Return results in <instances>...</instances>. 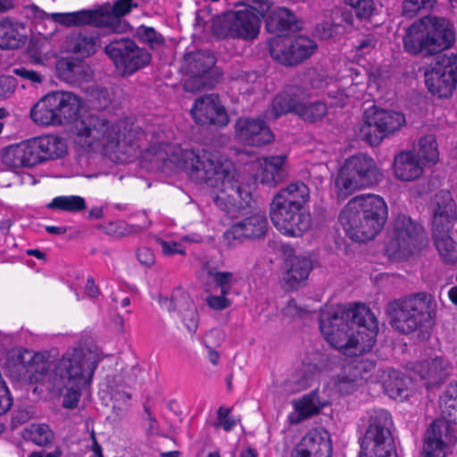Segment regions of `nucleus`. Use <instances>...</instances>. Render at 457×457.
Wrapping results in <instances>:
<instances>
[{"label":"nucleus","mask_w":457,"mask_h":457,"mask_svg":"<svg viewBox=\"0 0 457 457\" xmlns=\"http://www.w3.org/2000/svg\"><path fill=\"white\" fill-rule=\"evenodd\" d=\"M159 303L162 309L169 312H177L189 332L195 333L198 327L196 307L189 295L181 287L174 289L170 298L160 297Z\"/></svg>","instance_id":"412c9836"},{"label":"nucleus","mask_w":457,"mask_h":457,"mask_svg":"<svg viewBox=\"0 0 457 457\" xmlns=\"http://www.w3.org/2000/svg\"><path fill=\"white\" fill-rule=\"evenodd\" d=\"M378 113L380 116L379 120H381L384 126L386 137L394 134L405 125V116L402 112L378 109Z\"/></svg>","instance_id":"de8ad7c7"},{"label":"nucleus","mask_w":457,"mask_h":457,"mask_svg":"<svg viewBox=\"0 0 457 457\" xmlns=\"http://www.w3.org/2000/svg\"><path fill=\"white\" fill-rule=\"evenodd\" d=\"M332 449L328 433L312 430L295 445L290 457H331Z\"/></svg>","instance_id":"393cba45"},{"label":"nucleus","mask_w":457,"mask_h":457,"mask_svg":"<svg viewBox=\"0 0 457 457\" xmlns=\"http://www.w3.org/2000/svg\"><path fill=\"white\" fill-rule=\"evenodd\" d=\"M261 19L254 9L228 11L212 20V32L219 39L252 42L257 38Z\"/></svg>","instance_id":"ddd939ff"},{"label":"nucleus","mask_w":457,"mask_h":457,"mask_svg":"<svg viewBox=\"0 0 457 457\" xmlns=\"http://www.w3.org/2000/svg\"><path fill=\"white\" fill-rule=\"evenodd\" d=\"M25 27L19 22L4 18L0 21V48L17 49L23 46L26 37L23 34Z\"/></svg>","instance_id":"473e14b6"},{"label":"nucleus","mask_w":457,"mask_h":457,"mask_svg":"<svg viewBox=\"0 0 457 457\" xmlns=\"http://www.w3.org/2000/svg\"><path fill=\"white\" fill-rule=\"evenodd\" d=\"M287 155H271L257 161L256 179L269 187H276L287 176Z\"/></svg>","instance_id":"a878e982"},{"label":"nucleus","mask_w":457,"mask_h":457,"mask_svg":"<svg viewBox=\"0 0 457 457\" xmlns=\"http://www.w3.org/2000/svg\"><path fill=\"white\" fill-rule=\"evenodd\" d=\"M309 196V187L302 181L293 182L275 195L270 204V217L280 233L301 237L311 228V215L303 209Z\"/></svg>","instance_id":"39448f33"},{"label":"nucleus","mask_w":457,"mask_h":457,"mask_svg":"<svg viewBox=\"0 0 457 457\" xmlns=\"http://www.w3.org/2000/svg\"><path fill=\"white\" fill-rule=\"evenodd\" d=\"M86 293L90 297H96L99 295V290L96 286L94 279L92 278H88L87 281V285L85 287Z\"/></svg>","instance_id":"338daca9"},{"label":"nucleus","mask_w":457,"mask_h":457,"mask_svg":"<svg viewBox=\"0 0 457 457\" xmlns=\"http://www.w3.org/2000/svg\"><path fill=\"white\" fill-rule=\"evenodd\" d=\"M137 260L145 266L149 267L154 263V254L150 248H139L137 253Z\"/></svg>","instance_id":"0e129e2a"},{"label":"nucleus","mask_w":457,"mask_h":457,"mask_svg":"<svg viewBox=\"0 0 457 457\" xmlns=\"http://www.w3.org/2000/svg\"><path fill=\"white\" fill-rule=\"evenodd\" d=\"M394 174L402 181H412L423 173V164L413 151H403L394 158Z\"/></svg>","instance_id":"2f4dec72"},{"label":"nucleus","mask_w":457,"mask_h":457,"mask_svg":"<svg viewBox=\"0 0 457 457\" xmlns=\"http://www.w3.org/2000/svg\"><path fill=\"white\" fill-rule=\"evenodd\" d=\"M98 363L97 354L89 349L79 347L67 351L54 361L45 384L51 392L62 394L66 390L62 407L73 410L78 406L82 389L91 384Z\"/></svg>","instance_id":"20e7f679"},{"label":"nucleus","mask_w":457,"mask_h":457,"mask_svg":"<svg viewBox=\"0 0 457 457\" xmlns=\"http://www.w3.org/2000/svg\"><path fill=\"white\" fill-rule=\"evenodd\" d=\"M54 362V361H44L39 353H34L29 350H19L8 356L4 369L7 376L14 380L29 379L45 384Z\"/></svg>","instance_id":"2eb2a0df"},{"label":"nucleus","mask_w":457,"mask_h":457,"mask_svg":"<svg viewBox=\"0 0 457 457\" xmlns=\"http://www.w3.org/2000/svg\"><path fill=\"white\" fill-rule=\"evenodd\" d=\"M208 275L212 278L215 286L220 288V293L223 295H228L231 291V287L237 282V277L230 271L209 270Z\"/></svg>","instance_id":"3c124183"},{"label":"nucleus","mask_w":457,"mask_h":457,"mask_svg":"<svg viewBox=\"0 0 457 457\" xmlns=\"http://www.w3.org/2000/svg\"><path fill=\"white\" fill-rule=\"evenodd\" d=\"M303 89L298 87H291L277 95L271 104L272 113L275 118L287 112L297 113L299 102Z\"/></svg>","instance_id":"72a5a7b5"},{"label":"nucleus","mask_w":457,"mask_h":457,"mask_svg":"<svg viewBox=\"0 0 457 457\" xmlns=\"http://www.w3.org/2000/svg\"><path fill=\"white\" fill-rule=\"evenodd\" d=\"M268 228V220L264 214L255 213L242 220L234 223L224 233L228 244L243 239H259L265 236Z\"/></svg>","instance_id":"b1692460"},{"label":"nucleus","mask_w":457,"mask_h":457,"mask_svg":"<svg viewBox=\"0 0 457 457\" xmlns=\"http://www.w3.org/2000/svg\"><path fill=\"white\" fill-rule=\"evenodd\" d=\"M378 44V38L375 35L368 34L362 36L355 46L356 52L359 54H366L372 51Z\"/></svg>","instance_id":"4d7b16f0"},{"label":"nucleus","mask_w":457,"mask_h":457,"mask_svg":"<svg viewBox=\"0 0 457 457\" xmlns=\"http://www.w3.org/2000/svg\"><path fill=\"white\" fill-rule=\"evenodd\" d=\"M376 162L367 154H358L345 160L335 186L338 197L346 198L355 190L369 187L381 179Z\"/></svg>","instance_id":"1a4fd4ad"},{"label":"nucleus","mask_w":457,"mask_h":457,"mask_svg":"<svg viewBox=\"0 0 457 457\" xmlns=\"http://www.w3.org/2000/svg\"><path fill=\"white\" fill-rule=\"evenodd\" d=\"M72 44L74 53L89 56L100 46V33L84 29L73 38Z\"/></svg>","instance_id":"58836bf2"},{"label":"nucleus","mask_w":457,"mask_h":457,"mask_svg":"<svg viewBox=\"0 0 457 457\" xmlns=\"http://www.w3.org/2000/svg\"><path fill=\"white\" fill-rule=\"evenodd\" d=\"M46 207L67 212H80L87 208L86 200L79 195H62L54 197Z\"/></svg>","instance_id":"c03bdc74"},{"label":"nucleus","mask_w":457,"mask_h":457,"mask_svg":"<svg viewBox=\"0 0 457 457\" xmlns=\"http://www.w3.org/2000/svg\"><path fill=\"white\" fill-rule=\"evenodd\" d=\"M140 6L139 2H134V0H117L113 3L112 7V13L113 16H111L112 19L119 21V18L128 14L133 8H137Z\"/></svg>","instance_id":"5fc2aeb1"},{"label":"nucleus","mask_w":457,"mask_h":457,"mask_svg":"<svg viewBox=\"0 0 457 457\" xmlns=\"http://www.w3.org/2000/svg\"><path fill=\"white\" fill-rule=\"evenodd\" d=\"M386 312L394 329L406 335L419 331L424 337L433 326L436 303L430 294L420 292L389 302Z\"/></svg>","instance_id":"423d86ee"},{"label":"nucleus","mask_w":457,"mask_h":457,"mask_svg":"<svg viewBox=\"0 0 457 457\" xmlns=\"http://www.w3.org/2000/svg\"><path fill=\"white\" fill-rule=\"evenodd\" d=\"M338 390L342 394L349 395L356 390L357 383L353 378L341 376L338 378Z\"/></svg>","instance_id":"e2e57ef3"},{"label":"nucleus","mask_w":457,"mask_h":457,"mask_svg":"<svg viewBox=\"0 0 457 457\" xmlns=\"http://www.w3.org/2000/svg\"><path fill=\"white\" fill-rule=\"evenodd\" d=\"M454 40V31L447 20L426 16L409 27L403 47L411 54L427 57L450 48Z\"/></svg>","instance_id":"0eeeda50"},{"label":"nucleus","mask_w":457,"mask_h":457,"mask_svg":"<svg viewBox=\"0 0 457 457\" xmlns=\"http://www.w3.org/2000/svg\"><path fill=\"white\" fill-rule=\"evenodd\" d=\"M428 91L438 98H449L457 87V54H444L425 72Z\"/></svg>","instance_id":"f3484780"},{"label":"nucleus","mask_w":457,"mask_h":457,"mask_svg":"<svg viewBox=\"0 0 457 457\" xmlns=\"http://www.w3.org/2000/svg\"><path fill=\"white\" fill-rule=\"evenodd\" d=\"M97 229L113 237H123L141 233L143 228L139 225L129 224L123 220L110 221L97 225Z\"/></svg>","instance_id":"a18cd8bd"},{"label":"nucleus","mask_w":457,"mask_h":457,"mask_svg":"<svg viewBox=\"0 0 457 457\" xmlns=\"http://www.w3.org/2000/svg\"><path fill=\"white\" fill-rule=\"evenodd\" d=\"M339 220L347 236L353 241L365 242L373 239L383 228L372 219L346 204L339 214Z\"/></svg>","instance_id":"a211bd4d"},{"label":"nucleus","mask_w":457,"mask_h":457,"mask_svg":"<svg viewBox=\"0 0 457 457\" xmlns=\"http://www.w3.org/2000/svg\"><path fill=\"white\" fill-rule=\"evenodd\" d=\"M162 251L165 255H173V254H181L184 255L186 253L185 247L177 242L173 241H161Z\"/></svg>","instance_id":"680f3d73"},{"label":"nucleus","mask_w":457,"mask_h":457,"mask_svg":"<svg viewBox=\"0 0 457 457\" xmlns=\"http://www.w3.org/2000/svg\"><path fill=\"white\" fill-rule=\"evenodd\" d=\"M349 4L353 8L356 17L360 20L370 18L375 10L373 0H350Z\"/></svg>","instance_id":"864d4df0"},{"label":"nucleus","mask_w":457,"mask_h":457,"mask_svg":"<svg viewBox=\"0 0 457 457\" xmlns=\"http://www.w3.org/2000/svg\"><path fill=\"white\" fill-rule=\"evenodd\" d=\"M457 437L451 426L443 420H436L427 429L424 443V457H445Z\"/></svg>","instance_id":"6ab92c4d"},{"label":"nucleus","mask_w":457,"mask_h":457,"mask_svg":"<svg viewBox=\"0 0 457 457\" xmlns=\"http://www.w3.org/2000/svg\"><path fill=\"white\" fill-rule=\"evenodd\" d=\"M319 371L317 365L303 362L299 370L293 375V383L297 386V390L306 388Z\"/></svg>","instance_id":"8fccbe9b"},{"label":"nucleus","mask_w":457,"mask_h":457,"mask_svg":"<svg viewBox=\"0 0 457 457\" xmlns=\"http://www.w3.org/2000/svg\"><path fill=\"white\" fill-rule=\"evenodd\" d=\"M378 108L372 106L365 110L359 129V137L371 146L378 145L386 137L384 126L379 120Z\"/></svg>","instance_id":"c756f323"},{"label":"nucleus","mask_w":457,"mask_h":457,"mask_svg":"<svg viewBox=\"0 0 457 457\" xmlns=\"http://www.w3.org/2000/svg\"><path fill=\"white\" fill-rule=\"evenodd\" d=\"M436 199L437 207L432 223L434 243L443 262L454 264L457 262V245L450 236L456 220L453 200L449 192H441Z\"/></svg>","instance_id":"9b49d317"},{"label":"nucleus","mask_w":457,"mask_h":457,"mask_svg":"<svg viewBox=\"0 0 457 457\" xmlns=\"http://www.w3.org/2000/svg\"><path fill=\"white\" fill-rule=\"evenodd\" d=\"M237 138L250 146H262L273 139V134L262 119L239 118L236 123Z\"/></svg>","instance_id":"4be33fe9"},{"label":"nucleus","mask_w":457,"mask_h":457,"mask_svg":"<svg viewBox=\"0 0 457 457\" xmlns=\"http://www.w3.org/2000/svg\"><path fill=\"white\" fill-rule=\"evenodd\" d=\"M57 77L67 84L77 86L93 78L91 68L83 61L75 58L59 60L56 63Z\"/></svg>","instance_id":"c85d7f7f"},{"label":"nucleus","mask_w":457,"mask_h":457,"mask_svg":"<svg viewBox=\"0 0 457 457\" xmlns=\"http://www.w3.org/2000/svg\"><path fill=\"white\" fill-rule=\"evenodd\" d=\"M22 13L26 18L36 21H42L51 18V14L47 13L34 4L24 6Z\"/></svg>","instance_id":"13d9d810"},{"label":"nucleus","mask_w":457,"mask_h":457,"mask_svg":"<svg viewBox=\"0 0 457 457\" xmlns=\"http://www.w3.org/2000/svg\"><path fill=\"white\" fill-rule=\"evenodd\" d=\"M415 154L423 165L425 163H436L439 158V152L436 137L429 134L420 137L418 143V150Z\"/></svg>","instance_id":"37998d69"},{"label":"nucleus","mask_w":457,"mask_h":457,"mask_svg":"<svg viewBox=\"0 0 457 457\" xmlns=\"http://www.w3.org/2000/svg\"><path fill=\"white\" fill-rule=\"evenodd\" d=\"M191 114L195 121L203 126L224 127L228 123V113L214 94L195 99Z\"/></svg>","instance_id":"aec40b11"},{"label":"nucleus","mask_w":457,"mask_h":457,"mask_svg":"<svg viewBox=\"0 0 457 457\" xmlns=\"http://www.w3.org/2000/svg\"><path fill=\"white\" fill-rule=\"evenodd\" d=\"M265 28L270 33L278 34L289 29H298L299 26L294 12L287 8L279 7L268 15Z\"/></svg>","instance_id":"f704fd0d"},{"label":"nucleus","mask_w":457,"mask_h":457,"mask_svg":"<svg viewBox=\"0 0 457 457\" xmlns=\"http://www.w3.org/2000/svg\"><path fill=\"white\" fill-rule=\"evenodd\" d=\"M82 99L71 91L54 90L43 96L30 109L31 120L42 126H61L77 121L75 144L84 149L136 154L144 132L127 120L114 124L97 115L79 120Z\"/></svg>","instance_id":"f257e3e1"},{"label":"nucleus","mask_w":457,"mask_h":457,"mask_svg":"<svg viewBox=\"0 0 457 457\" xmlns=\"http://www.w3.org/2000/svg\"><path fill=\"white\" fill-rule=\"evenodd\" d=\"M348 205L354 211L361 212L367 218L372 219L383 228L388 215L387 205L385 200L377 195H361L352 198Z\"/></svg>","instance_id":"bb28decb"},{"label":"nucleus","mask_w":457,"mask_h":457,"mask_svg":"<svg viewBox=\"0 0 457 457\" xmlns=\"http://www.w3.org/2000/svg\"><path fill=\"white\" fill-rule=\"evenodd\" d=\"M270 56L285 66L297 65L309 57L317 49L315 41L308 37H286L279 35L270 40Z\"/></svg>","instance_id":"dca6fc26"},{"label":"nucleus","mask_w":457,"mask_h":457,"mask_svg":"<svg viewBox=\"0 0 457 457\" xmlns=\"http://www.w3.org/2000/svg\"><path fill=\"white\" fill-rule=\"evenodd\" d=\"M294 405L299 415V420H302L318 414L326 403L320 400L318 391L314 390L295 401Z\"/></svg>","instance_id":"4c0bfd02"},{"label":"nucleus","mask_w":457,"mask_h":457,"mask_svg":"<svg viewBox=\"0 0 457 457\" xmlns=\"http://www.w3.org/2000/svg\"><path fill=\"white\" fill-rule=\"evenodd\" d=\"M176 170H185L191 180L204 183L220 190L214 198V204L229 217H236L242 210L250 206L252 195L247 187L238 180L231 179L229 173L219 160L217 153L203 149L176 148L166 160Z\"/></svg>","instance_id":"f03ea898"},{"label":"nucleus","mask_w":457,"mask_h":457,"mask_svg":"<svg viewBox=\"0 0 457 457\" xmlns=\"http://www.w3.org/2000/svg\"><path fill=\"white\" fill-rule=\"evenodd\" d=\"M28 439L39 446L50 445L54 438V432L45 423L31 424L26 429Z\"/></svg>","instance_id":"49530a36"},{"label":"nucleus","mask_w":457,"mask_h":457,"mask_svg":"<svg viewBox=\"0 0 457 457\" xmlns=\"http://www.w3.org/2000/svg\"><path fill=\"white\" fill-rule=\"evenodd\" d=\"M449 363L442 357L422 361L414 367V371L425 381L427 387L441 385L448 375Z\"/></svg>","instance_id":"7c9ffc66"},{"label":"nucleus","mask_w":457,"mask_h":457,"mask_svg":"<svg viewBox=\"0 0 457 457\" xmlns=\"http://www.w3.org/2000/svg\"><path fill=\"white\" fill-rule=\"evenodd\" d=\"M216 58L209 51H195L184 55V68L187 72L217 73L212 70Z\"/></svg>","instance_id":"c9c22d12"},{"label":"nucleus","mask_w":457,"mask_h":457,"mask_svg":"<svg viewBox=\"0 0 457 457\" xmlns=\"http://www.w3.org/2000/svg\"><path fill=\"white\" fill-rule=\"evenodd\" d=\"M320 328L331 346L351 357L371 351L377 341L378 321L364 303L337 305L320 315Z\"/></svg>","instance_id":"7ed1b4c3"},{"label":"nucleus","mask_w":457,"mask_h":457,"mask_svg":"<svg viewBox=\"0 0 457 457\" xmlns=\"http://www.w3.org/2000/svg\"><path fill=\"white\" fill-rule=\"evenodd\" d=\"M219 422L225 431L232 430L237 423V421L234 418L229 417V416L225 418L222 420H220Z\"/></svg>","instance_id":"774afa93"},{"label":"nucleus","mask_w":457,"mask_h":457,"mask_svg":"<svg viewBox=\"0 0 457 457\" xmlns=\"http://www.w3.org/2000/svg\"><path fill=\"white\" fill-rule=\"evenodd\" d=\"M393 426L392 416L387 411L372 410L368 428L361 439L359 457H396Z\"/></svg>","instance_id":"9d476101"},{"label":"nucleus","mask_w":457,"mask_h":457,"mask_svg":"<svg viewBox=\"0 0 457 457\" xmlns=\"http://www.w3.org/2000/svg\"><path fill=\"white\" fill-rule=\"evenodd\" d=\"M386 251L397 259L420 253L428 245L424 228L410 216L398 214L392 223Z\"/></svg>","instance_id":"f8f14e48"},{"label":"nucleus","mask_w":457,"mask_h":457,"mask_svg":"<svg viewBox=\"0 0 457 457\" xmlns=\"http://www.w3.org/2000/svg\"><path fill=\"white\" fill-rule=\"evenodd\" d=\"M411 379L408 377L402 376L397 371H393L388 378L384 381V387L391 398L407 399L410 395L409 387Z\"/></svg>","instance_id":"a19ab883"},{"label":"nucleus","mask_w":457,"mask_h":457,"mask_svg":"<svg viewBox=\"0 0 457 457\" xmlns=\"http://www.w3.org/2000/svg\"><path fill=\"white\" fill-rule=\"evenodd\" d=\"M189 78L184 83V89L187 92L196 93L214 87L220 81L218 73L188 72Z\"/></svg>","instance_id":"ea45409f"},{"label":"nucleus","mask_w":457,"mask_h":457,"mask_svg":"<svg viewBox=\"0 0 457 457\" xmlns=\"http://www.w3.org/2000/svg\"><path fill=\"white\" fill-rule=\"evenodd\" d=\"M312 268V261L309 257L301 255L287 257L281 274L283 287L287 291H295L304 287Z\"/></svg>","instance_id":"5701e85b"},{"label":"nucleus","mask_w":457,"mask_h":457,"mask_svg":"<svg viewBox=\"0 0 457 457\" xmlns=\"http://www.w3.org/2000/svg\"><path fill=\"white\" fill-rule=\"evenodd\" d=\"M13 73L32 84H40L43 81V75L28 67H19L13 69Z\"/></svg>","instance_id":"bf43d9fd"},{"label":"nucleus","mask_w":457,"mask_h":457,"mask_svg":"<svg viewBox=\"0 0 457 457\" xmlns=\"http://www.w3.org/2000/svg\"><path fill=\"white\" fill-rule=\"evenodd\" d=\"M17 79L13 76H0V100L11 97L17 88Z\"/></svg>","instance_id":"6e6d98bb"},{"label":"nucleus","mask_w":457,"mask_h":457,"mask_svg":"<svg viewBox=\"0 0 457 457\" xmlns=\"http://www.w3.org/2000/svg\"><path fill=\"white\" fill-rule=\"evenodd\" d=\"M66 152L67 145L62 137L44 135L7 146L2 160L11 168H31L50 160L59 159Z\"/></svg>","instance_id":"6e6552de"},{"label":"nucleus","mask_w":457,"mask_h":457,"mask_svg":"<svg viewBox=\"0 0 457 457\" xmlns=\"http://www.w3.org/2000/svg\"><path fill=\"white\" fill-rule=\"evenodd\" d=\"M436 0H404L403 3V13L407 17L415 16L421 9L431 8Z\"/></svg>","instance_id":"603ef678"},{"label":"nucleus","mask_w":457,"mask_h":457,"mask_svg":"<svg viewBox=\"0 0 457 457\" xmlns=\"http://www.w3.org/2000/svg\"><path fill=\"white\" fill-rule=\"evenodd\" d=\"M227 295L220 293V295H209L206 298L207 304L213 310L221 311L230 306L231 301L226 297Z\"/></svg>","instance_id":"052dcab7"},{"label":"nucleus","mask_w":457,"mask_h":457,"mask_svg":"<svg viewBox=\"0 0 457 457\" xmlns=\"http://www.w3.org/2000/svg\"><path fill=\"white\" fill-rule=\"evenodd\" d=\"M51 19L66 27L73 26V13L72 12H54L51 14Z\"/></svg>","instance_id":"69168bd1"},{"label":"nucleus","mask_w":457,"mask_h":457,"mask_svg":"<svg viewBox=\"0 0 457 457\" xmlns=\"http://www.w3.org/2000/svg\"><path fill=\"white\" fill-rule=\"evenodd\" d=\"M440 405L445 421L457 423V383L449 384L440 396Z\"/></svg>","instance_id":"79ce46f5"},{"label":"nucleus","mask_w":457,"mask_h":457,"mask_svg":"<svg viewBox=\"0 0 457 457\" xmlns=\"http://www.w3.org/2000/svg\"><path fill=\"white\" fill-rule=\"evenodd\" d=\"M300 99L296 115L304 121L312 123L319 121L328 113L327 104L320 100L310 101L303 89Z\"/></svg>","instance_id":"e433bc0d"},{"label":"nucleus","mask_w":457,"mask_h":457,"mask_svg":"<svg viewBox=\"0 0 457 457\" xmlns=\"http://www.w3.org/2000/svg\"><path fill=\"white\" fill-rule=\"evenodd\" d=\"M136 35L142 43L148 45L152 50L160 49L165 45L164 37L153 27L141 25L137 29Z\"/></svg>","instance_id":"09e8293b"},{"label":"nucleus","mask_w":457,"mask_h":457,"mask_svg":"<svg viewBox=\"0 0 457 457\" xmlns=\"http://www.w3.org/2000/svg\"><path fill=\"white\" fill-rule=\"evenodd\" d=\"M72 13L73 26L91 25L98 29H105L114 34L124 32L128 28L127 24L120 23L100 10H81Z\"/></svg>","instance_id":"cd10ccee"},{"label":"nucleus","mask_w":457,"mask_h":457,"mask_svg":"<svg viewBox=\"0 0 457 457\" xmlns=\"http://www.w3.org/2000/svg\"><path fill=\"white\" fill-rule=\"evenodd\" d=\"M105 54L112 61L123 77L131 76L151 62L152 55L144 47L126 37H114L104 47Z\"/></svg>","instance_id":"4468645a"}]
</instances>
